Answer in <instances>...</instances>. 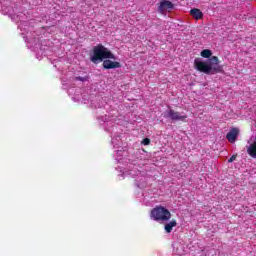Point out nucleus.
Returning a JSON list of instances; mask_svg holds the SVG:
<instances>
[{
    "instance_id": "7ed1b4c3",
    "label": "nucleus",
    "mask_w": 256,
    "mask_h": 256,
    "mask_svg": "<svg viewBox=\"0 0 256 256\" xmlns=\"http://www.w3.org/2000/svg\"><path fill=\"white\" fill-rule=\"evenodd\" d=\"M150 217L154 221L165 223L171 219V212L163 206H156L151 210Z\"/></svg>"
},
{
    "instance_id": "1a4fd4ad",
    "label": "nucleus",
    "mask_w": 256,
    "mask_h": 256,
    "mask_svg": "<svg viewBox=\"0 0 256 256\" xmlns=\"http://www.w3.org/2000/svg\"><path fill=\"white\" fill-rule=\"evenodd\" d=\"M173 227H177V220H172L165 224L164 229L166 233H171V231H173Z\"/></svg>"
},
{
    "instance_id": "20e7f679",
    "label": "nucleus",
    "mask_w": 256,
    "mask_h": 256,
    "mask_svg": "<svg viewBox=\"0 0 256 256\" xmlns=\"http://www.w3.org/2000/svg\"><path fill=\"white\" fill-rule=\"evenodd\" d=\"M165 117H167V119H171V121H182L183 123H187V115H181V113L173 109H169L166 112Z\"/></svg>"
},
{
    "instance_id": "f257e3e1",
    "label": "nucleus",
    "mask_w": 256,
    "mask_h": 256,
    "mask_svg": "<svg viewBox=\"0 0 256 256\" xmlns=\"http://www.w3.org/2000/svg\"><path fill=\"white\" fill-rule=\"evenodd\" d=\"M110 59H117L115 54L109 50V48L103 46V44H98L93 48V54L90 56V61L97 65L102 63L103 69H119L121 68V62L112 61Z\"/></svg>"
},
{
    "instance_id": "6e6552de",
    "label": "nucleus",
    "mask_w": 256,
    "mask_h": 256,
    "mask_svg": "<svg viewBox=\"0 0 256 256\" xmlns=\"http://www.w3.org/2000/svg\"><path fill=\"white\" fill-rule=\"evenodd\" d=\"M190 15L196 19L197 21H199V19H203V12H201L199 9L194 8L192 10H190Z\"/></svg>"
},
{
    "instance_id": "9b49d317",
    "label": "nucleus",
    "mask_w": 256,
    "mask_h": 256,
    "mask_svg": "<svg viewBox=\"0 0 256 256\" xmlns=\"http://www.w3.org/2000/svg\"><path fill=\"white\" fill-rule=\"evenodd\" d=\"M142 143H143L144 145H151V139H149V138H144L143 141H142Z\"/></svg>"
},
{
    "instance_id": "9d476101",
    "label": "nucleus",
    "mask_w": 256,
    "mask_h": 256,
    "mask_svg": "<svg viewBox=\"0 0 256 256\" xmlns=\"http://www.w3.org/2000/svg\"><path fill=\"white\" fill-rule=\"evenodd\" d=\"M211 55H213V52L209 49H204L201 51V57H203L204 59H209Z\"/></svg>"
},
{
    "instance_id": "0eeeda50",
    "label": "nucleus",
    "mask_w": 256,
    "mask_h": 256,
    "mask_svg": "<svg viewBox=\"0 0 256 256\" xmlns=\"http://www.w3.org/2000/svg\"><path fill=\"white\" fill-rule=\"evenodd\" d=\"M247 153L248 155H250V157L256 159V137L254 138V141L250 144V146L247 148Z\"/></svg>"
},
{
    "instance_id": "f03ea898",
    "label": "nucleus",
    "mask_w": 256,
    "mask_h": 256,
    "mask_svg": "<svg viewBox=\"0 0 256 256\" xmlns=\"http://www.w3.org/2000/svg\"><path fill=\"white\" fill-rule=\"evenodd\" d=\"M219 57L212 56L210 58V63L203 62L199 59L194 60V67L200 73H205V75H217V73H223V66L219 65Z\"/></svg>"
},
{
    "instance_id": "423d86ee",
    "label": "nucleus",
    "mask_w": 256,
    "mask_h": 256,
    "mask_svg": "<svg viewBox=\"0 0 256 256\" xmlns=\"http://www.w3.org/2000/svg\"><path fill=\"white\" fill-rule=\"evenodd\" d=\"M173 7H174L173 2H171L169 0H164V1L160 2L158 11L160 13H165V11L173 9Z\"/></svg>"
},
{
    "instance_id": "f8f14e48",
    "label": "nucleus",
    "mask_w": 256,
    "mask_h": 256,
    "mask_svg": "<svg viewBox=\"0 0 256 256\" xmlns=\"http://www.w3.org/2000/svg\"><path fill=\"white\" fill-rule=\"evenodd\" d=\"M75 80H76V81H82V82H85V81H87V77L77 76V77L75 78Z\"/></svg>"
},
{
    "instance_id": "39448f33",
    "label": "nucleus",
    "mask_w": 256,
    "mask_h": 256,
    "mask_svg": "<svg viewBox=\"0 0 256 256\" xmlns=\"http://www.w3.org/2000/svg\"><path fill=\"white\" fill-rule=\"evenodd\" d=\"M239 137V128H231L230 131L226 134V139L229 143H235Z\"/></svg>"
},
{
    "instance_id": "ddd939ff",
    "label": "nucleus",
    "mask_w": 256,
    "mask_h": 256,
    "mask_svg": "<svg viewBox=\"0 0 256 256\" xmlns=\"http://www.w3.org/2000/svg\"><path fill=\"white\" fill-rule=\"evenodd\" d=\"M235 159H237V154H234L230 157V159L228 160V163H233V161H235Z\"/></svg>"
}]
</instances>
